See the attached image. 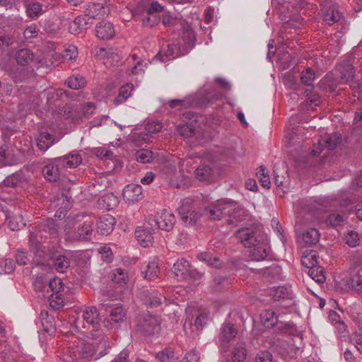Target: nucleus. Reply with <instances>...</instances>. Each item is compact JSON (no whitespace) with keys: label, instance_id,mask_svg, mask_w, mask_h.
Segmentation results:
<instances>
[{"label":"nucleus","instance_id":"nucleus-1","mask_svg":"<svg viewBox=\"0 0 362 362\" xmlns=\"http://www.w3.org/2000/svg\"><path fill=\"white\" fill-rule=\"evenodd\" d=\"M91 342L84 344L79 349L65 355V362H82L81 358L96 361L107 354V338L101 329L89 332Z\"/></svg>","mask_w":362,"mask_h":362},{"label":"nucleus","instance_id":"nucleus-2","mask_svg":"<svg viewBox=\"0 0 362 362\" xmlns=\"http://www.w3.org/2000/svg\"><path fill=\"white\" fill-rule=\"evenodd\" d=\"M208 214L211 220L226 218L228 224L237 226L246 219V210L233 201H218L209 205Z\"/></svg>","mask_w":362,"mask_h":362},{"label":"nucleus","instance_id":"nucleus-3","mask_svg":"<svg viewBox=\"0 0 362 362\" xmlns=\"http://www.w3.org/2000/svg\"><path fill=\"white\" fill-rule=\"evenodd\" d=\"M209 208V206L204 209L198 207L192 199L186 198L182 201L178 212L183 222L193 226L202 220L210 219Z\"/></svg>","mask_w":362,"mask_h":362},{"label":"nucleus","instance_id":"nucleus-4","mask_svg":"<svg viewBox=\"0 0 362 362\" xmlns=\"http://www.w3.org/2000/svg\"><path fill=\"white\" fill-rule=\"evenodd\" d=\"M236 237L243 246L248 248L259 244L265 238V235L257 227L241 228L237 231Z\"/></svg>","mask_w":362,"mask_h":362},{"label":"nucleus","instance_id":"nucleus-5","mask_svg":"<svg viewBox=\"0 0 362 362\" xmlns=\"http://www.w3.org/2000/svg\"><path fill=\"white\" fill-rule=\"evenodd\" d=\"M135 322L136 331L141 335L150 336L158 332L159 325L156 317L148 313L138 316Z\"/></svg>","mask_w":362,"mask_h":362},{"label":"nucleus","instance_id":"nucleus-6","mask_svg":"<svg viewBox=\"0 0 362 362\" xmlns=\"http://www.w3.org/2000/svg\"><path fill=\"white\" fill-rule=\"evenodd\" d=\"M55 232L54 227H49V225L40 224L36 227L35 230L30 233L29 243L32 247L39 252L42 250V243Z\"/></svg>","mask_w":362,"mask_h":362},{"label":"nucleus","instance_id":"nucleus-7","mask_svg":"<svg viewBox=\"0 0 362 362\" xmlns=\"http://www.w3.org/2000/svg\"><path fill=\"white\" fill-rule=\"evenodd\" d=\"M72 192L69 189H63L62 192L58 194L52 201V204L54 206H59L58 210L56 211L55 216L61 218H64L66 213L72 207Z\"/></svg>","mask_w":362,"mask_h":362},{"label":"nucleus","instance_id":"nucleus-8","mask_svg":"<svg viewBox=\"0 0 362 362\" xmlns=\"http://www.w3.org/2000/svg\"><path fill=\"white\" fill-rule=\"evenodd\" d=\"M237 333L233 325L230 322L223 324L221 333L218 337L219 349L221 351H227L228 343L235 337Z\"/></svg>","mask_w":362,"mask_h":362},{"label":"nucleus","instance_id":"nucleus-9","mask_svg":"<svg viewBox=\"0 0 362 362\" xmlns=\"http://www.w3.org/2000/svg\"><path fill=\"white\" fill-rule=\"evenodd\" d=\"M122 196L127 202L134 203L144 197L141 186L134 182L127 185L122 191Z\"/></svg>","mask_w":362,"mask_h":362},{"label":"nucleus","instance_id":"nucleus-10","mask_svg":"<svg viewBox=\"0 0 362 362\" xmlns=\"http://www.w3.org/2000/svg\"><path fill=\"white\" fill-rule=\"evenodd\" d=\"M144 303L151 308H156L165 302L166 298L157 290L146 289L142 291Z\"/></svg>","mask_w":362,"mask_h":362},{"label":"nucleus","instance_id":"nucleus-11","mask_svg":"<svg viewBox=\"0 0 362 362\" xmlns=\"http://www.w3.org/2000/svg\"><path fill=\"white\" fill-rule=\"evenodd\" d=\"M109 13V8L105 4L103 3H92L88 5L85 16L87 20L93 21L94 19L100 18Z\"/></svg>","mask_w":362,"mask_h":362},{"label":"nucleus","instance_id":"nucleus-12","mask_svg":"<svg viewBox=\"0 0 362 362\" xmlns=\"http://www.w3.org/2000/svg\"><path fill=\"white\" fill-rule=\"evenodd\" d=\"M82 318L89 326L92 327L90 331L99 329L101 319L97 308L94 306L86 307L83 311Z\"/></svg>","mask_w":362,"mask_h":362},{"label":"nucleus","instance_id":"nucleus-13","mask_svg":"<svg viewBox=\"0 0 362 362\" xmlns=\"http://www.w3.org/2000/svg\"><path fill=\"white\" fill-rule=\"evenodd\" d=\"M116 220L110 214H105L100 217L96 223V230L103 235L111 233L115 228Z\"/></svg>","mask_w":362,"mask_h":362},{"label":"nucleus","instance_id":"nucleus-14","mask_svg":"<svg viewBox=\"0 0 362 362\" xmlns=\"http://www.w3.org/2000/svg\"><path fill=\"white\" fill-rule=\"evenodd\" d=\"M153 229L147 225L138 227L135 230V237L143 247H148L153 240Z\"/></svg>","mask_w":362,"mask_h":362},{"label":"nucleus","instance_id":"nucleus-15","mask_svg":"<svg viewBox=\"0 0 362 362\" xmlns=\"http://www.w3.org/2000/svg\"><path fill=\"white\" fill-rule=\"evenodd\" d=\"M82 162V157L78 153H71L64 156L55 158V163L62 167L74 168Z\"/></svg>","mask_w":362,"mask_h":362},{"label":"nucleus","instance_id":"nucleus-16","mask_svg":"<svg viewBox=\"0 0 362 362\" xmlns=\"http://www.w3.org/2000/svg\"><path fill=\"white\" fill-rule=\"evenodd\" d=\"M269 246L266 238L259 243L252 246L250 250V257L253 261H262L267 259L269 253Z\"/></svg>","mask_w":362,"mask_h":362},{"label":"nucleus","instance_id":"nucleus-17","mask_svg":"<svg viewBox=\"0 0 362 362\" xmlns=\"http://www.w3.org/2000/svg\"><path fill=\"white\" fill-rule=\"evenodd\" d=\"M158 228L168 232L173 230L176 221L174 214L166 209L158 214Z\"/></svg>","mask_w":362,"mask_h":362},{"label":"nucleus","instance_id":"nucleus-18","mask_svg":"<svg viewBox=\"0 0 362 362\" xmlns=\"http://www.w3.org/2000/svg\"><path fill=\"white\" fill-rule=\"evenodd\" d=\"M100 305L104 307L106 311H110V317L112 321L116 323H120L126 320V310L122 305H117L113 307L112 304L100 303Z\"/></svg>","mask_w":362,"mask_h":362},{"label":"nucleus","instance_id":"nucleus-19","mask_svg":"<svg viewBox=\"0 0 362 362\" xmlns=\"http://www.w3.org/2000/svg\"><path fill=\"white\" fill-rule=\"evenodd\" d=\"M49 260L53 267L58 272L64 273L70 267V260L64 255L56 252L51 255Z\"/></svg>","mask_w":362,"mask_h":362},{"label":"nucleus","instance_id":"nucleus-20","mask_svg":"<svg viewBox=\"0 0 362 362\" xmlns=\"http://www.w3.org/2000/svg\"><path fill=\"white\" fill-rule=\"evenodd\" d=\"M105 187L106 185H103V182H86L81 187V194L86 199H88L99 195Z\"/></svg>","mask_w":362,"mask_h":362},{"label":"nucleus","instance_id":"nucleus-21","mask_svg":"<svg viewBox=\"0 0 362 362\" xmlns=\"http://www.w3.org/2000/svg\"><path fill=\"white\" fill-rule=\"evenodd\" d=\"M191 265L189 262L185 258L177 259L176 262L173 264L172 272L179 281H183L184 279L187 278V274L190 268Z\"/></svg>","mask_w":362,"mask_h":362},{"label":"nucleus","instance_id":"nucleus-22","mask_svg":"<svg viewBox=\"0 0 362 362\" xmlns=\"http://www.w3.org/2000/svg\"><path fill=\"white\" fill-rule=\"evenodd\" d=\"M341 81L347 83L352 80L355 76V69L347 62H344L337 66Z\"/></svg>","mask_w":362,"mask_h":362},{"label":"nucleus","instance_id":"nucleus-23","mask_svg":"<svg viewBox=\"0 0 362 362\" xmlns=\"http://www.w3.org/2000/svg\"><path fill=\"white\" fill-rule=\"evenodd\" d=\"M96 35L100 39H109L114 36L115 29L110 22H100L95 28Z\"/></svg>","mask_w":362,"mask_h":362},{"label":"nucleus","instance_id":"nucleus-24","mask_svg":"<svg viewBox=\"0 0 362 362\" xmlns=\"http://www.w3.org/2000/svg\"><path fill=\"white\" fill-rule=\"evenodd\" d=\"M55 163V158L53 163L45 166L42 169V173L45 178L47 181H57L62 178L61 173L59 171V167Z\"/></svg>","mask_w":362,"mask_h":362},{"label":"nucleus","instance_id":"nucleus-25","mask_svg":"<svg viewBox=\"0 0 362 362\" xmlns=\"http://www.w3.org/2000/svg\"><path fill=\"white\" fill-rule=\"evenodd\" d=\"M40 317L43 330L49 335H54L56 332V325L54 317L49 315L47 311H42L40 313Z\"/></svg>","mask_w":362,"mask_h":362},{"label":"nucleus","instance_id":"nucleus-26","mask_svg":"<svg viewBox=\"0 0 362 362\" xmlns=\"http://www.w3.org/2000/svg\"><path fill=\"white\" fill-rule=\"evenodd\" d=\"M163 10V7L158 4L157 1H153L151 6L148 8L145 6L144 4H139L133 10V16L138 15L139 13H146L147 15H153L155 13L161 12Z\"/></svg>","mask_w":362,"mask_h":362},{"label":"nucleus","instance_id":"nucleus-27","mask_svg":"<svg viewBox=\"0 0 362 362\" xmlns=\"http://www.w3.org/2000/svg\"><path fill=\"white\" fill-rule=\"evenodd\" d=\"M98 204L101 209L110 211L117 205L118 199L114 194L107 193L98 199Z\"/></svg>","mask_w":362,"mask_h":362},{"label":"nucleus","instance_id":"nucleus-28","mask_svg":"<svg viewBox=\"0 0 362 362\" xmlns=\"http://www.w3.org/2000/svg\"><path fill=\"white\" fill-rule=\"evenodd\" d=\"M197 259L214 268H221L223 265V262L219 257L213 255V254L209 252H204L198 254Z\"/></svg>","mask_w":362,"mask_h":362},{"label":"nucleus","instance_id":"nucleus-29","mask_svg":"<svg viewBox=\"0 0 362 362\" xmlns=\"http://www.w3.org/2000/svg\"><path fill=\"white\" fill-rule=\"evenodd\" d=\"M160 268L155 262H149L141 272V276L148 281H152L158 276Z\"/></svg>","mask_w":362,"mask_h":362},{"label":"nucleus","instance_id":"nucleus-30","mask_svg":"<svg viewBox=\"0 0 362 362\" xmlns=\"http://www.w3.org/2000/svg\"><path fill=\"white\" fill-rule=\"evenodd\" d=\"M182 40L185 45L186 49H192L195 43L196 35L188 24L182 25Z\"/></svg>","mask_w":362,"mask_h":362},{"label":"nucleus","instance_id":"nucleus-31","mask_svg":"<svg viewBox=\"0 0 362 362\" xmlns=\"http://www.w3.org/2000/svg\"><path fill=\"white\" fill-rule=\"evenodd\" d=\"M270 296L274 300L281 299H291L293 293L286 286L273 287L270 291Z\"/></svg>","mask_w":362,"mask_h":362},{"label":"nucleus","instance_id":"nucleus-32","mask_svg":"<svg viewBox=\"0 0 362 362\" xmlns=\"http://www.w3.org/2000/svg\"><path fill=\"white\" fill-rule=\"evenodd\" d=\"M37 145L40 151H47L54 142V137L48 132H41L37 139Z\"/></svg>","mask_w":362,"mask_h":362},{"label":"nucleus","instance_id":"nucleus-33","mask_svg":"<svg viewBox=\"0 0 362 362\" xmlns=\"http://www.w3.org/2000/svg\"><path fill=\"white\" fill-rule=\"evenodd\" d=\"M163 51H160L156 54V59H158L161 62H165L177 57V54H175V51L177 50L176 45L167 44L166 49L165 47H163Z\"/></svg>","mask_w":362,"mask_h":362},{"label":"nucleus","instance_id":"nucleus-34","mask_svg":"<svg viewBox=\"0 0 362 362\" xmlns=\"http://www.w3.org/2000/svg\"><path fill=\"white\" fill-rule=\"evenodd\" d=\"M234 362H243L247 356L245 344L243 341H238L232 351Z\"/></svg>","mask_w":362,"mask_h":362},{"label":"nucleus","instance_id":"nucleus-35","mask_svg":"<svg viewBox=\"0 0 362 362\" xmlns=\"http://www.w3.org/2000/svg\"><path fill=\"white\" fill-rule=\"evenodd\" d=\"M301 262L304 267L310 269L317 266V252L315 250L305 252L301 257Z\"/></svg>","mask_w":362,"mask_h":362},{"label":"nucleus","instance_id":"nucleus-36","mask_svg":"<svg viewBox=\"0 0 362 362\" xmlns=\"http://www.w3.org/2000/svg\"><path fill=\"white\" fill-rule=\"evenodd\" d=\"M89 23L90 22L87 20L86 16H78L70 23L69 27V32L74 35L78 34L84 28V25Z\"/></svg>","mask_w":362,"mask_h":362},{"label":"nucleus","instance_id":"nucleus-37","mask_svg":"<svg viewBox=\"0 0 362 362\" xmlns=\"http://www.w3.org/2000/svg\"><path fill=\"white\" fill-rule=\"evenodd\" d=\"M262 322L264 327L268 328L273 327L278 322L277 316L275 313L271 310H265L260 315Z\"/></svg>","mask_w":362,"mask_h":362},{"label":"nucleus","instance_id":"nucleus-38","mask_svg":"<svg viewBox=\"0 0 362 362\" xmlns=\"http://www.w3.org/2000/svg\"><path fill=\"white\" fill-rule=\"evenodd\" d=\"M133 90V85L127 83L122 86L119 90L118 95L115 98L113 103L115 105H120L126 101V100L131 95V92Z\"/></svg>","mask_w":362,"mask_h":362},{"label":"nucleus","instance_id":"nucleus-39","mask_svg":"<svg viewBox=\"0 0 362 362\" xmlns=\"http://www.w3.org/2000/svg\"><path fill=\"white\" fill-rule=\"evenodd\" d=\"M134 18L139 19L141 18V21H142V25L145 27H153L154 25H157L159 21L160 18L156 15H147L145 12L144 13H139L138 15L133 16Z\"/></svg>","mask_w":362,"mask_h":362},{"label":"nucleus","instance_id":"nucleus-40","mask_svg":"<svg viewBox=\"0 0 362 362\" xmlns=\"http://www.w3.org/2000/svg\"><path fill=\"white\" fill-rule=\"evenodd\" d=\"M302 237L305 243L315 245L320 240V233L316 228H310L303 233Z\"/></svg>","mask_w":362,"mask_h":362},{"label":"nucleus","instance_id":"nucleus-41","mask_svg":"<svg viewBox=\"0 0 362 362\" xmlns=\"http://www.w3.org/2000/svg\"><path fill=\"white\" fill-rule=\"evenodd\" d=\"M33 54L28 49H22L17 52L16 59L17 63L21 66L26 65L33 61Z\"/></svg>","mask_w":362,"mask_h":362},{"label":"nucleus","instance_id":"nucleus-42","mask_svg":"<svg viewBox=\"0 0 362 362\" xmlns=\"http://www.w3.org/2000/svg\"><path fill=\"white\" fill-rule=\"evenodd\" d=\"M341 17V13L337 9L331 8L325 13L324 21L331 25L339 21Z\"/></svg>","mask_w":362,"mask_h":362},{"label":"nucleus","instance_id":"nucleus-43","mask_svg":"<svg viewBox=\"0 0 362 362\" xmlns=\"http://www.w3.org/2000/svg\"><path fill=\"white\" fill-rule=\"evenodd\" d=\"M92 153L98 158L103 160H115V156L111 151L107 150L103 147L95 148L92 150Z\"/></svg>","mask_w":362,"mask_h":362},{"label":"nucleus","instance_id":"nucleus-44","mask_svg":"<svg viewBox=\"0 0 362 362\" xmlns=\"http://www.w3.org/2000/svg\"><path fill=\"white\" fill-rule=\"evenodd\" d=\"M177 129L179 134L184 138L192 137L195 134V127L192 122L178 125Z\"/></svg>","mask_w":362,"mask_h":362},{"label":"nucleus","instance_id":"nucleus-45","mask_svg":"<svg viewBox=\"0 0 362 362\" xmlns=\"http://www.w3.org/2000/svg\"><path fill=\"white\" fill-rule=\"evenodd\" d=\"M315 72L310 68H308L305 71L302 72L300 77L301 82L304 85L310 87V89H307L305 90V93H307L308 91L310 92L312 88H313V82L315 79Z\"/></svg>","mask_w":362,"mask_h":362},{"label":"nucleus","instance_id":"nucleus-46","mask_svg":"<svg viewBox=\"0 0 362 362\" xmlns=\"http://www.w3.org/2000/svg\"><path fill=\"white\" fill-rule=\"evenodd\" d=\"M325 222L327 226L336 228L341 226L345 222V218L340 214L333 213L327 216Z\"/></svg>","mask_w":362,"mask_h":362},{"label":"nucleus","instance_id":"nucleus-47","mask_svg":"<svg viewBox=\"0 0 362 362\" xmlns=\"http://www.w3.org/2000/svg\"><path fill=\"white\" fill-rule=\"evenodd\" d=\"M187 276V278L184 279L183 281H187L193 285H198L200 279L203 276V274L191 266Z\"/></svg>","mask_w":362,"mask_h":362},{"label":"nucleus","instance_id":"nucleus-48","mask_svg":"<svg viewBox=\"0 0 362 362\" xmlns=\"http://www.w3.org/2000/svg\"><path fill=\"white\" fill-rule=\"evenodd\" d=\"M86 81L82 76H73L68 78L67 85L71 89H80L85 86Z\"/></svg>","mask_w":362,"mask_h":362},{"label":"nucleus","instance_id":"nucleus-49","mask_svg":"<svg viewBox=\"0 0 362 362\" xmlns=\"http://www.w3.org/2000/svg\"><path fill=\"white\" fill-rule=\"evenodd\" d=\"M111 279L115 284L122 286L126 284L127 280V274L122 269L117 268L112 272Z\"/></svg>","mask_w":362,"mask_h":362},{"label":"nucleus","instance_id":"nucleus-50","mask_svg":"<svg viewBox=\"0 0 362 362\" xmlns=\"http://www.w3.org/2000/svg\"><path fill=\"white\" fill-rule=\"evenodd\" d=\"M153 158V153L148 149L141 148L136 151V159L141 163H147L152 161Z\"/></svg>","mask_w":362,"mask_h":362},{"label":"nucleus","instance_id":"nucleus-51","mask_svg":"<svg viewBox=\"0 0 362 362\" xmlns=\"http://www.w3.org/2000/svg\"><path fill=\"white\" fill-rule=\"evenodd\" d=\"M329 319L332 323L334 324L337 329H338L339 332H343L346 329V326L345 323L341 320L340 316L336 311L331 310L329 312Z\"/></svg>","mask_w":362,"mask_h":362},{"label":"nucleus","instance_id":"nucleus-52","mask_svg":"<svg viewBox=\"0 0 362 362\" xmlns=\"http://www.w3.org/2000/svg\"><path fill=\"white\" fill-rule=\"evenodd\" d=\"M93 221H85L81 226L78 227L77 235L79 238H86V236L90 235L93 231Z\"/></svg>","mask_w":362,"mask_h":362},{"label":"nucleus","instance_id":"nucleus-53","mask_svg":"<svg viewBox=\"0 0 362 362\" xmlns=\"http://www.w3.org/2000/svg\"><path fill=\"white\" fill-rule=\"evenodd\" d=\"M26 13L30 18L37 17L42 13V5L37 2L30 4L26 8Z\"/></svg>","mask_w":362,"mask_h":362},{"label":"nucleus","instance_id":"nucleus-54","mask_svg":"<svg viewBox=\"0 0 362 362\" xmlns=\"http://www.w3.org/2000/svg\"><path fill=\"white\" fill-rule=\"evenodd\" d=\"M308 274L313 280L318 283H323L326 280V276L324 274L322 269H321L320 270V267H317V266L309 269Z\"/></svg>","mask_w":362,"mask_h":362},{"label":"nucleus","instance_id":"nucleus-55","mask_svg":"<svg viewBox=\"0 0 362 362\" xmlns=\"http://www.w3.org/2000/svg\"><path fill=\"white\" fill-rule=\"evenodd\" d=\"M341 141L340 134L334 133L326 139L325 141V146L329 149H334L340 144Z\"/></svg>","mask_w":362,"mask_h":362},{"label":"nucleus","instance_id":"nucleus-56","mask_svg":"<svg viewBox=\"0 0 362 362\" xmlns=\"http://www.w3.org/2000/svg\"><path fill=\"white\" fill-rule=\"evenodd\" d=\"M344 240L348 245L352 247L358 245L359 243L358 235L356 231L354 230L349 231L344 235Z\"/></svg>","mask_w":362,"mask_h":362},{"label":"nucleus","instance_id":"nucleus-57","mask_svg":"<svg viewBox=\"0 0 362 362\" xmlns=\"http://www.w3.org/2000/svg\"><path fill=\"white\" fill-rule=\"evenodd\" d=\"M271 226L276 232L277 236L279 238L284 245L286 243V238L284 233V230L279 221L276 218H272L271 221Z\"/></svg>","mask_w":362,"mask_h":362},{"label":"nucleus","instance_id":"nucleus-58","mask_svg":"<svg viewBox=\"0 0 362 362\" xmlns=\"http://www.w3.org/2000/svg\"><path fill=\"white\" fill-rule=\"evenodd\" d=\"M351 288L357 293L362 291V276L355 274L349 279Z\"/></svg>","mask_w":362,"mask_h":362},{"label":"nucleus","instance_id":"nucleus-59","mask_svg":"<svg viewBox=\"0 0 362 362\" xmlns=\"http://www.w3.org/2000/svg\"><path fill=\"white\" fill-rule=\"evenodd\" d=\"M50 289L55 293L60 292L63 288L62 280L59 277H54L48 281Z\"/></svg>","mask_w":362,"mask_h":362},{"label":"nucleus","instance_id":"nucleus-60","mask_svg":"<svg viewBox=\"0 0 362 362\" xmlns=\"http://www.w3.org/2000/svg\"><path fill=\"white\" fill-rule=\"evenodd\" d=\"M209 320V315L207 313H202L195 319L194 326L198 329H202Z\"/></svg>","mask_w":362,"mask_h":362},{"label":"nucleus","instance_id":"nucleus-61","mask_svg":"<svg viewBox=\"0 0 362 362\" xmlns=\"http://www.w3.org/2000/svg\"><path fill=\"white\" fill-rule=\"evenodd\" d=\"M325 83L329 89V92L333 93L336 90V88L338 86V83L333 78L332 74H327L325 78Z\"/></svg>","mask_w":362,"mask_h":362},{"label":"nucleus","instance_id":"nucleus-62","mask_svg":"<svg viewBox=\"0 0 362 362\" xmlns=\"http://www.w3.org/2000/svg\"><path fill=\"white\" fill-rule=\"evenodd\" d=\"M182 362H199V356L197 351L192 349L187 352Z\"/></svg>","mask_w":362,"mask_h":362},{"label":"nucleus","instance_id":"nucleus-63","mask_svg":"<svg viewBox=\"0 0 362 362\" xmlns=\"http://www.w3.org/2000/svg\"><path fill=\"white\" fill-rule=\"evenodd\" d=\"M77 55V47L74 45H70L68 48L65 49L63 57L66 59L72 60L76 59Z\"/></svg>","mask_w":362,"mask_h":362},{"label":"nucleus","instance_id":"nucleus-64","mask_svg":"<svg viewBox=\"0 0 362 362\" xmlns=\"http://www.w3.org/2000/svg\"><path fill=\"white\" fill-rule=\"evenodd\" d=\"M256 362H272V355L267 351H260L256 356Z\"/></svg>","mask_w":362,"mask_h":362}]
</instances>
